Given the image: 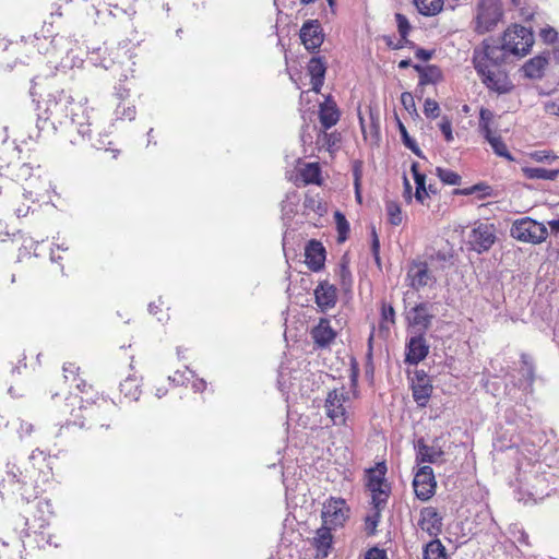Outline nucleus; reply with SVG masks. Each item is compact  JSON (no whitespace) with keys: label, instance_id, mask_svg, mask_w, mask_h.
Here are the masks:
<instances>
[{"label":"nucleus","instance_id":"obj_12","mask_svg":"<svg viewBox=\"0 0 559 559\" xmlns=\"http://www.w3.org/2000/svg\"><path fill=\"white\" fill-rule=\"evenodd\" d=\"M413 488L415 496L421 501H428L436 493L437 481L433 469L428 466H420L414 474Z\"/></svg>","mask_w":559,"mask_h":559},{"label":"nucleus","instance_id":"obj_4","mask_svg":"<svg viewBox=\"0 0 559 559\" xmlns=\"http://www.w3.org/2000/svg\"><path fill=\"white\" fill-rule=\"evenodd\" d=\"M534 44V36L530 28L514 24L508 27L501 38V47L486 46L485 57L498 64L501 56L507 53L523 57L527 55Z\"/></svg>","mask_w":559,"mask_h":559},{"label":"nucleus","instance_id":"obj_22","mask_svg":"<svg viewBox=\"0 0 559 559\" xmlns=\"http://www.w3.org/2000/svg\"><path fill=\"white\" fill-rule=\"evenodd\" d=\"M333 528L322 525L317 530L316 536L312 540V546L316 549V558L324 559L329 556L332 547L333 535L331 533Z\"/></svg>","mask_w":559,"mask_h":559},{"label":"nucleus","instance_id":"obj_20","mask_svg":"<svg viewBox=\"0 0 559 559\" xmlns=\"http://www.w3.org/2000/svg\"><path fill=\"white\" fill-rule=\"evenodd\" d=\"M475 69L479 75L483 78L484 84L499 94H504L509 92V83L506 79L499 78L495 72L488 69L487 64L481 61H475Z\"/></svg>","mask_w":559,"mask_h":559},{"label":"nucleus","instance_id":"obj_35","mask_svg":"<svg viewBox=\"0 0 559 559\" xmlns=\"http://www.w3.org/2000/svg\"><path fill=\"white\" fill-rule=\"evenodd\" d=\"M340 140L341 138L338 133H328L326 131H323L318 135L317 144L319 145V147L325 148L326 151L332 153L335 148L338 147Z\"/></svg>","mask_w":559,"mask_h":559},{"label":"nucleus","instance_id":"obj_6","mask_svg":"<svg viewBox=\"0 0 559 559\" xmlns=\"http://www.w3.org/2000/svg\"><path fill=\"white\" fill-rule=\"evenodd\" d=\"M510 235L519 241L538 245L546 240L548 229L544 223L531 217H522L513 222Z\"/></svg>","mask_w":559,"mask_h":559},{"label":"nucleus","instance_id":"obj_53","mask_svg":"<svg viewBox=\"0 0 559 559\" xmlns=\"http://www.w3.org/2000/svg\"><path fill=\"white\" fill-rule=\"evenodd\" d=\"M544 109L549 115L559 116V97L545 102Z\"/></svg>","mask_w":559,"mask_h":559},{"label":"nucleus","instance_id":"obj_15","mask_svg":"<svg viewBox=\"0 0 559 559\" xmlns=\"http://www.w3.org/2000/svg\"><path fill=\"white\" fill-rule=\"evenodd\" d=\"M428 354L429 344L426 341L425 334L416 333L408 338L405 348V362L407 365H418L428 356Z\"/></svg>","mask_w":559,"mask_h":559},{"label":"nucleus","instance_id":"obj_28","mask_svg":"<svg viewBox=\"0 0 559 559\" xmlns=\"http://www.w3.org/2000/svg\"><path fill=\"white\" fill-rule=\"evenodd\" d=\"M7 475L11 478L12 481L19 484H27L32 483L31 469L26 462L19 463L17 461H9L7 463Z\"/></svg>","mask_w":559,"mask_h":559},{"label":"nucleus","instance_id":"obj_40","mask_svg":"<svg viewBox=\"0 0 559 559\" xmlns=\"http://www.w3.org/2000/svg\"><path fill=\"white\" fill-rule=\"evenodd\" d=\"M334 219H335L336 229H337V234H338L337 240H338V242H344L348 237L349 223L340 211H336L334 213Z\"/></svg>","mask_w":559,"mask_h":559},{"label":"nucleus","instance_id":"obj_58","mask_svg":"<svg viewBox=\"0 0 559 559\" xmlns=\"http://www.w3.org/2000/svg\"><path fill=\"white\" fill-rule=\"evenodd\" d=\"M403 180H404L403 197L407 203H411L412 202V186H411L408 179L406 178V176L403 177Z\"/></svg>","mask_w":559,"mask_h":559},{"label":"nucleus","instance_id":"obj_57","mask_svg":"<svg viewBox=\"0 0 559 559\" xmlns=\"http://www.w3.org/2000/svg\"><path fill=\"white\" fill-rule=\"evenodd\" d=\"M372 243H371V250H372V253L376 258V260L379 259V249H380V242H379V238H378V235L376 233V229L372 228Z\"/></svg>","mask_w":559,"mask_h":559},{"label":"nucleus","instance_id":"obj_45","mask_svg":"<svg viewBox=\"0 0 559 559\" xmlns=\"http://www.w3.org/2000/svg\"><path fill=\"white\" fill-rule=\"evenodd\" d=\"M115 115H116L117 119L133 120L135 117V107L131 106V105L122 104L120 102L115 109Z\"/></svg>","mask_w":559,"mask_h":559},{"label":"nucleus","instance_id":"obj_42","mask_svg":"<svg viewBox=\"0 0 559 559\" xmlns=\"http://www.w3.org/2000/svg\"><path fill=\"white\" fill-rule=\"evenodd\" d=\"M493 119V112L487 108H481L479 111V131L484 136H489L492 133L490 124Z\"/></svg>","mask_w":559,"mask_h":559},{"label":"nucleus","instance_id":"obj_39","mask_svg":"<svg viewBox=\"0 0 559 559\" xmlns=\"http://www.w3.org/2000/svg\"><path fill=\"white\" fill-rule=\"evenodd\" d=\"M320 173L318 164L309 163L300 170V176L307 185L320 183Z\"/></svg>","mask_w":559,"mask_h":559},{"label":"nucleus","instance_id":"obj_31","mask_svg":"<svg viewBox=\"0 0 559 559\" xmlns=\"http://www.w3.org/2000/svg\"><path fill=\"white\" fill-rule=\"evenodd\" d=\"M424 559H448L445 547L440 539L433 538L424 548Z\"/></svg>","mask_w":559,"mask_h":559},{"label":"nucleus","instance_id":"obj_44","mask_svg":"<svg viewBox=\"0 0 559 559\" xmlns=\"http://www.w3.org/2000/svg\"><path fill=\"white\" fill-rule=\"evenodd\" d=\"M436 174L445 185L457 186L461 183V176L451 169L437 167Z\"/></svg>","mask_w":559,"mask_h":559},{"label":"nucleus","instance_id":"obj_10","mask_svg":"<svg viewBox=\"0 0 559 559\" xmlns=\"http://www.w3.org/2000/svg\"><path fill=\"white\" fill-rule=\"evenodd\" d=\"M350 508L343 498L330 497L322 509L323 525L336 528L342 527L349 519Z\"/></svg>","mask_w":559,"mask_h":559},{"label":"nucleus","instance_id":"obj_61","mask_svg":"<svg viewBox=\"0 0 559 559\" xmlns=\"http://www.w3.org/2000/svg\"><path fill=\"white\" fill-rule=\"evenodd\" d=\"M155 395L160 399L163 396H165L168 392V388L164 384L162 385H155Z\"/></svg>","mask_w":559,"mask_h":559},{"label":"nucleus","instance_id":"obj_13","mask_svg":"<svg viewBox=\"0 0 559 559\" xmlns=\"http://www.w3.org/2000/svg\"><path fill=\"white\" fill-rule=\"evenodd\" d=\"M497 239L493 224L479 223L469 234V245L478 253L488 251Z\"/></svg>","mask_w":559,"mask_h":559},{"label":"nucleus","instance_id":"obj_34","mask_svg":"<svg viewBox=\"0 0 559 559\" xmlns=\"http://www.w3.org/2000/svg\"><path fill=\"white\" fill-rule=\"evenodd\" d=\"M523 173L528 179L544 180H555L559 175L558 169H546L543 167H525Z\"/></svg>","mask_w":559,"mask_h":559},{"label":"nucleus","instance_id":"obj_62","mask_svg":"<svg viewBox=\"0 0 559 559\" xmlns=\"http://www.w3.org/2000/svg\"><path fill=\"white\" fill-rule=\"evenodd\" d=\"M29 173H31V168L28 167V165L23 164L21 167V174L19 175V177H26L27 175H29Z\"/></svg>","mask_w":559,"mask_h":559},{"label":"nucleus","instance_id":"obj_24","mask_svg":"<svg viewBox=\"0 0 559 559\" xmlns=\"http://www.w3.org/2000/svg\"><path fill=\"white\" fill-rule=\"evenodd\" d=\"M412 389L414 401L419 406H426L432 393V385L429 378L426 374H417Z\"/></svg>","mask_w":559,"mask_h":559},{"label":"nucleus","instance_id":"obj_48","mask_svg":"<svg viewBox=\"0 0 559 559\" xmlns=\"http://www.w3.org/2000/svg\"><path fill=\"white\" fill-rule=\"evenodd\" d=\"M424 114L427 118H431V119L439 117V115H440L439 104L431 98H427L424 104Z\"/></svg>","mask_w":559,"mask_h":559},{"label":"nucleus","instance_id":"obj_14","mask_svg":"<svg viewBox=\"0 0 559 559\" xmlns=\"http://www.w3.org/2000/svg\"><path fill=\"white\" fill-rule=\"evenodd\" d=\"M440 262L447 263L444 258L431 257L429 261H413L408 267V280H436L440 274L436 273L437 266Z\"/></svg>","mask_w":559,"mask_h":559},{"label":"nucleus","instance_id":"obj_30","mask_svg":"<svg viewBox=\"0 0 559 559\" xmlns=\"http://www.w3.org/2000/svg\"><path fill=\"white\" fill-rule=\"evenodd\" d=\"M414 69L419 73L420 85L435 84L441 80V71L436 66L421 67L415 64Z\"/></svg>","mask_w":559,"mask_h":559},{"label":"nucleus","instance_id":"obj_38","mask_svg":"<svg viewBox=\"0 0 559 559\" xmlns=\"http://www.w3.org/2000/svg\"><path fill=\"white\" fill-rule=\"evenodd\" d=\"M395 324L394 308L386 302L381 305V320L379 323L380 330L390 331V328Z\"/></svg>","mask_w":559,"mask_h":559},{"label":"nucleus","instance_id":"obj_59","mask_svg":"<svg viewBox=\"0 0 559 559\" xmlns=\"http://www.w3.org/2000/svg\"><path fill=\"white\" fill-rule=\"evenodd\" d=\"M416 57L423 61H428L432 57V51L418 48L415 52Z\"/></svg>","mask_w":559,"mask_h":559},{"label":"nucleus","instance_id":"obj_49","mask_svg":"<svg viewBox=\"0 0 559 559\" xmlns=\"http://www.w3.org/2000/svg\"><path fill=\"white\" fill-rule=\"evenodd\" d=\"M439 129L442 132L444 140L450 143L454 140L452 132V122L449 117L443 116L441 121L439 122Z\"/></svg>","mask_w":559,"mask_h":559},{"label":"nucleus","instance_id":"obj_52","mask_svg":"<svg viewBox=\"0 0 559 559\" xmlns=\"http://www.w3.org/2000/svg\"><path fill=\"white\" fill-rule=\"evenodd\" d=\"M401 103L408 112L416 111L415 100L409 92L402 93Z\"/></svg>","mask_w":559,"mask_h":559},{"label":"nucleus","instance_id":"obj_5","mask_svg":"<svg viewBox=\"0 0 559 559\" xmlns=\"http://www.w3.org/2000/svg\"><path fill=\"white\" fill-rule=\"evenodd\" d=\"M388 468L385 462L377 463L366 471V488L370 492V504L373 509L384 510L391 496V485L385 479Z\"/></svg>","mask_w":559,"mask_h":559},{"label":"nucleus","instance_id":"obj_1","mask_svg":"<svg viewBox=\"0 0 559 559\" xmlns=\"http://www.w3.org/2000/svg\"><path fill=\"white\" fill-rule=\"evenodd\" d=\"M44 103L45 109L37 121L38 136L41 132H55L57 124H63L70 120L78 134L92 141L95 148L111 151L112 158L118 156L119 150L108 146L111 142L107 140V135L99 134L96 139L92 138V133L99 128L98 115L93 108H88L86 103H75L73 97L63 90L49 93Z\"/></svg>","mask_w":559,"mask_h":559},{"label":"nucleus","instance_id":"obj_55","mask_svg":"<svg viewBox=\"0 0 559 559\" xmlns=\"http://www.w3.org/2000/svg\"><path fill=\"white\" fill-rule=\"evenodd\" d=\"M557 32L552 27L543 28L540 36L546 43H554L557 39Z\"/></svg>","mask_w":559,"mask_h":559},{"label":"nucleus","instance_id":"obj_7","mask_svg":"<svg viewBox=\"0 0 559 559\" xmlns=\"http://www.w3.org/2000/svg\"><path fill=\"white\" fill-rule=\"evenodd\" d=\"M56 457L39 449L32 451L27 459V465L31 469L32 483L35 485H45L53 479V463Z\"/></svg>","mask_w":559,"mask_h":559},{"label":"nucleus","instance_id":"obj_54","mask_svg":"<svg viewBox=\"0 0 559 559\" xmlns=\"http://www.w3.org/2000/svg\"><path fill=\"white\" fill-rule=\"evenodd\" d=\"M365 559H386L385 550L373 547L366 552Z\"/></svg>","mask_w":559,"mask_h":559},{"label":"nucleus","instance_id":"obj_50","mask_svg":"<svg viewBox=\"0 0 559 559\" xmlns=\"http://www.w3.org/2000/svg\"><path fill=\"white\" fill-rule=\"evenodd\" d=\"M489 190H490V187L488 186H481V185H475L471 188H465V189H456L454 192L455 194H461V195H469V194H473L477 191H486L484 193V195H488L489 194Z\"/></svg>","mask_w":559,"mask_h":559},{"label":"nucleus","instance_id":"obj_29","mask_svg":"<svg viewBox=\"0 0 559 559\" xmlns=\"http://www.w3.org/2000/svg\"><path fill=\"white\" fill-rule=\"evenodd\" d=\"M547 66V58L536 56L526 61L522 68L525 76L530 79H540Z\"/></svg>","mask_w":559,"mask_h":559},{"label":"nucleus","instance_id":"obj_26","mask_svg":"<svg viewBox=\"0 0 559 559\" xmlns=\"http://www.w3.org/2000/svg\"><path fill=\"white\" fill-rule=\"evenodd\" d=\"M416 448V463H437L443 455L440 448L428 445L424 439H419L415 445Z\"/></svg>","mask_w":559,"mask_h":559},{"label":"nucleus","instance_id":"obj_19","mask_svg":"<svg viewBox=\"0 0 559 559\" xmlns=\"http://www.w3.org/2000/svg\"><path fill=\"white\" fill-rule=\"evenodd\" d=\"M313 343L319 348L329 347L336 338V331L331 326L326 318H321L316 326L310 331Z\"/></svg>","mask_w":559,"mask_h":559},{"label":"nucleus","instance_id":"obj_37","mask_svg":"<svg viewBox=\"0 0 559 559\" xmlns=\"http://www.w3.org/2000/svg\"><path fill=\"white\" fill-rule=\"evenodd\" d=\"M383 510L373 509L365 518V532L368 536H373L377 533V527L381 521Z\"/></svg>","mask_w":559,"mask_h":559},{"label":"nucleus","instance_id":"obj_33","mask_svg":"<svg viewBox=\"0 0 559 559\" xmlns=\"http://www.w3.org/2000/svg\"><path fill=\"white\" fill-rule=\"evenodd\" d=\"M414 3L423 15L432 16L441 12L443 0H414Z\"/></svg>","mask_w":559,"mask_h":559},{"label":"nucleus","instance_id":"obj_11","mask_svg":"<svg viewBox=\"0 0 559 559\" xmlns=\"http://www.w3.org/2000/svg\"><path fill=\"white\" fill-rule=\"evenodd\" d=\"M52 516L53 511L50 502L46 500L38 501L31 514L26 516L25 530L27 535L43 533L50 525Z\"/></svg>","mask_w":559,"mask_h":559},{"label":"nucleus","instance_id":"obj_47","mask_svg":"<svg viewBox=\"0 0 559 559\" xmlns=\"http://www.w3.org/2000/svg\"><path fill=\"white\" fill-rule=\"evenodd\" d=\"M400 130H401V134H402V138H403V142L405 144L406 147H408L414 154H416L418 157H423V154H421V151L420 148L418 147V145L416 144L415 140H413L405 127L400 123Z\"/></svg>","mask_w":559,"mask_h":559},{"label":"nucleus","instance_id":"obj_25","mask_svg":"<svg viewBox=\"0 0 559 559\" xmlns=\"http://www.w3.org/2000/svg\"><path fill=\"white\" fill-rule=\"evenodd\" d=\"M307 70L311 78L312 90L319 93L324 83L326 71L325 62L321 57H312L308 62Z\"/></svg>","mask_w":559,"mask_h":559},{"label":"nucleus","instance_id":"obj_41","mask_svg":"<svg viewBox=\"0 0 559 559\" xmlns=\"http://www.w3.org/2000/svg\"><path fill=\"white\" fill-rule=\"evenodd\" d=\"M121 393L129 400H139L141 391L135 379L128 378L121 383Z\"/></svg>","mask_w":559,"mask_h":559},{"label":"nucleus","instance_id":"obj_9","mask_svg":"<svg viewBox=\"0 0 559 559\" xmlns=\"http://www.w3.org/2000/svg\"><path fill=\"white\" fill-rule=\"evenodd\" d=\"M503 14L500 0H478L476 4V31L486 33L492 29Z\"/></svg>","mask_w":559,"mask_h":559},{"label":"nucleus","instance_id":"obj_18","mask_svg":"<svg viewBox=\"0 0 559 559\" xmlns=\"http://www.w3.org/2000/svg\"><path fill=\"white\" fill-rule=\"evenodd\" d=\"M442 516L436 508L425 507L420 510L418 526L430 537L438 538L442 533Z\"/></svg>","mask_w":559,"mask_h":559},{"label":"nucleus","instance_id":"obj_36","mask_svg":"<svg viewBox=\"0 0 559 559\" xmlns=\"http://www.w3.org/2000/svg\"><path fill=\"white\" fill-rule=\"evenodd\" d=\"M484 138L488 141V143L490 144L492 151L498 156L504 157V158H507L509 160H513V157L509 153L508 147H507L506 143L503 142V140L501 139L500 135H496L492 132V133H490L489 136H484Z\"/></svg>","mask_w":559,"mask_h":559},{"label":"nucleus","instance_id":"obj_21","mask_svg":"<svg viewBox=\"0 0 559 559\" xmlns=\"http://www.w3.org/2000/svg\"><path fill=\"white\" fill-rule=\"evenodd\" d=\"M314 297L318 307L321 311H326L333 308L337 301V289L329 282H320L319 286L314 289Z\"/></svg>","mask_w":559,"mask_h":559},{"label":"nucleus","instance_id":"obj_2","mask_svg":"<svg viewBox=\"0 0 559 559\" xmlns=\"http://www.w3.org/2000/svg\"><path fill=\"white\" fill-rule=\"evenodd\" d=\"M75 382L76 393L70 392L66 396L57 393L52 396L56 414L64 419L67 426L109 428L115 403L99 394L86 380L79 377Z\"/></svg>","mask_w":559,"mask_h":559},{"label":"nucleus","instance_id":"obj_17","mask_svg":"<svg viewBox=\"0 0 559 559\" xmlns=\"http://www.w3.org/2000/svg\"><path fill=\"white\" fill-rule=\"evenodd\" d=\"M433 317L428 304H419L411 309L407 320L409 326L416 330V333L425 334L430 328Z\"/></svg>","mask_w":559,"mask_h":559},{"label":"nucleus","instance_id":"obj_60","mask_svg":"<svg viewBox=\"0 0 559 559\" xmlns=\"http://www.w3.org/2000/svg\"><path fill=\"white\" fill-rule=\"evenodd\" d=\"M341 277L342 280H346L350 275L348 266L345 261V257H343L342 262L340 264Z\"/></svg>","mask_w":559,"mask_h":559},{"label":"nucleus","instance_id":"obj_46","mask_svg":"<svg viewBox=\"0 0 559 559\" xmlns=\"http://www.w3.org/2000/svg\"><path fill=\"white\" fill-rule=\"evenodd\" d=\"M395 20H396V23H397V28H399V33L402 37V40L404 43H407V35H408V32L411 29V25H409V22L407 20V17L401 13H396L395 14Z\"/></svg>","mask_w":559,"mask_h":559},{"label":"nucleus","instance_id":"obj_16","mask_svg":"<svg viewBox=\"0 0 559 559\" xmlns=\"http://www.w3.org/2000/svg\"><path fill=\"white\" fill-rule=\"evenodd\" d=\"M301 43L309 51L318 49L324 39L321 24L318 20H308L304 23L299 33Z\"/></svg>","mask_w":559,"mask_h":559},{"label":"nucleus","instance_id":"obj_56","mask_svg":"<svg viewBox=\"0 0 559 559\" xmlns=\"http://www.w3.org/2000/svg\"><path fill=\"white\" fill-rule=\"evenodd\" d=\"M534 158L538 162H551L555 160L557 157L555 155H551L547 151H538L534 154Z\"/></svg>","mask_w":559,"mask_h":559},{"label":"nucleus","instance_id":"obj_23","mask_svg":"<svg viewBox=\"0 0 559 559\" xmlns=\"http://www.w3.org/2000/svg\"><path fill=\"white\" fill-rule=\"evenodd\" d=\"M305 261L312 271H319L325 261V249L321 242L310 240L305 249Z\"/></svg>","mask_w":559,"mask_h":559},{"label":"nucleus","instance_id":"obj_51","mask_svg":"<svg viewBox=\"0 0 559 559\" xmlns=\"http://www.w3.org/2000/svg\"><path fill=\"white\" fill-rule=\"evenodd\" d=\"M62 369L66 379H68L71 376L72 380L76 381V379L79 378L80 367L76 366L75 362H66Z\"/></svg>","mask_w":559,"mask_h":559},{"label":"nucleus","instance_id":"obj_43","mask_svg":"<svg viewBox=\"0 0 559 559\" xmlns=\"http://www.w3.org/2000/svg\"><path fill=\"white\" fill-rule=\"evenodd\" d=\"M385 210L390 224L399 226L403 221L401 206L394 201H388L385 203Z\"/></svg>","mask_w":559,"mask_h":559},{"label":"nucleus","instance_id":"obj_63","mask_svg":"<svg viewBox=\"0 0 559 559\" xmlns=\"http://www.w3.org/2000/svg\"><path fill=\"white\" fill-rule=\"evenodd\" d=\"M28 210H29V206H26V207L23 206V207L16 209L15 212L19 217H23V216H26V214L28 213Z\"/></svg>","mask_w":559,"mask_h":559},{"label":"nucleus","instance_id":"obj_64","mask_svg":"<svg viewBox=\"0 0 559 559\" xmlns=\"http://www.w3.org/2000/svg\"><path fill=\"white\" fill-rule=\"evenodd\" d=\"M548 224L552 231H559V219L550 221Z\"/></svg>","mask_w":559,"mask_h":559},{"label":"nucleus","instance_id":"obj_32","mask_svg":"<svg viewBox=\"0 0 559 559\" xmlns=\"http://www.w3.org/2000/svg\"><path fill=\"white\" fill-rule=\"evenodd\" d=\"M411 169L416 183L415 198L418 202L424 203L426 197H428L426 189V176L419 173L417 163H413Z\"/></svg>","mask_w":559,"mask_h":559},{"label":"nucleus","instance_id":"obj_27","mask_svg":"<svg viewBox=\"0 0 559 559\" xmlns=\"http://www.w3.org/2000/svg\"><path fill=\"white\" fill-rule=\"evenodd\" d=\"M340 116L336 104L330 97L320 105L319 119L325 130L335 126L340 120Z\"/></svg>","mask_w":559,"mask_h":559},{"label":"nucleus","instance_id":"obj_3","mask_svg":"<svg viewBox=\"0 0 559 559\" xmlns=\"http://www.w3.org/2000/svg\"><path fill=\"white\" fill-rule=\"evenodd\" d=\"M49 29L45 27L40 34H34L28 38L22 37L12 41L0 34V66L13 69L17 63L25 64L35 55H44L56 58V56L68 53L72 41L61 35H48Z\"/></svg>","mask_w":559,"mask_h":559},{"label":"nucleus","instance_id":"obj_8","mask_svg":"<svg viewBox=\"0 0 559 559\" xmlns=\"http://www.w3.org/2000/svg\"><path fill=\"white\" fill-rule=\"evenodd\" d=\"M349 401V392L345 386L335 388L328 393L324 406L328 417L334 425H346Z\"/></svg>","mask_w":559,"mask_h":559}]
</instances>
